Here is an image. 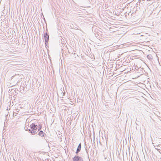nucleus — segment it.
I'll list each match as a JSON object with an SVG mask.
<instances>
[{"mask_svg": "<svg viewBox=\"0 0 161 161\" xmlns=\"http://www.w3.org/2000/svg\"><path fill=\"white\" fill-rule=\"evenodd\" d=\"M30 127L33 130H36L38 128V130H40L42 128V125L39 124L37 121L31 124Z\"/></svg>", "mask_w": 161, "mask_h": 161, "instance_id": "obj_1", "label": "nucleus"}, {"mask_svg": "<svg viewBox=\"0 0 161 161\" xmlns=\"http://www.w3.org/2000/svg\"><path fill=\"white\" fill-rule=\"evenodd\" d=\"M73 161H83L82 159L80 157L75 156L73 158Z\"/></svg>", "mask_w": 161, "mask_h": 161, "instance_id": "obj_2", "label": "nucleus"}, {"mask_svg": "<svg viewBox=\"0 0 161 161\" xmlns=\"http://www.w3.org/2000/svg\"><path fill=\"white\" fill-rule=\"evenodd\" d=\"M44 37L45 42H47L49 40L48 35L47 33L44 34Z\"/></svg>", "mask_w": 161, "mask_h": 161, "instance_id": "obj_3", "label": "nucleus"}, {"mask_svg": "<svg viewBox=\"0 0 161 161\" xmlns=\"http://www.w3.org/2000/svg\"><path fill=\"white\" fill-rule=\"evenodd\" d=\"M81 148V146L80 145V144L78 146L77 151H76V153H77L79 152L80 151V150Z\"/></svg>", "mask_w": 161, "mask_h": 161, "instance_id": "obj_4", "label": "nucleus"}, {"mask_svg": "<svg viewBox=\"0 0 161 161\" xmlns=\"http://www.w3.org/2000/svg\"><path fill=\"white\" fill-rule=\"evenodd\" d=\"M38 135L42 137H44V133L42 131H40Z\"/></svg>", "mask_w": 161, "mask_h": 161, "instance_id": "obj_5", "label": "nucleus"}, {"mask_svg": "<svg viewBox=\"0 0 161 161\" xmlns=\"http://www.w3.org/2000/svg\"><path fill=\"white\" fill-rule=\"evenodd\" d=\"M31 133H32V134H35V133H34V131L33 130H32L31 131Z\"/></svg>", "mask_w": 161, "mask_h": 161, "instance_id": "obj_6", "label": "nucleus"}]
</instances>
